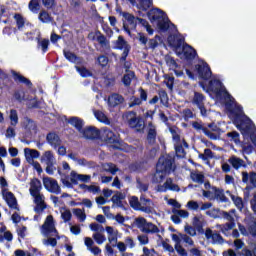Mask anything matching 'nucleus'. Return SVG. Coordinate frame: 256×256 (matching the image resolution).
<instances>
[{"label": "nucleus", "mask_w": 256, "mask_h": 256, "mask_svg": "<svg viewBox=\"0 0 256 256\" xmlns=\"http://www.w3.org/2000/svg\"><path fill=\"white\" fill-rule=\"evenodd\" d=\"M22 125L27 133H37V124L33 120L25 118Z\"/></svg>", "instance_id": "nucleus-29"}, {"label": "nucleus", "mask_w": 256, "mask_h": 256, "mask_svg": "<svg viewBox=\"0 0 256 256\" xmlns=\"http://www.w3.org/2000/svg\"><path fill=\"white\" fill-rule=\"evenodd\" d=\"M192 104H194L200 110L203 117L207 115V109L205 108V95L199 92H194Z\"/></svg>", "instance_id": "nucleus-13"}, {"label": "nucleus", "mask_w": 256, "mask_h": 256, "mask_svg": "<svg viewBox=\"0 0 256 256\" xmlns=\"http://www.w3.org/2000/svg\"><path fill=\"white\" fill-rule=\"evenodd\" d=\"M14 79L18 81L19 83H25V85H31V81H29L27 78L23 77L20 74L13 73Z\"/></svg>", "instance_id": "nucleus-55"}, {"label": "nucleus", "mask_w": 256, "mask_h": 256, "mask_svg": "<svg viewBox=\"0 0 256 256\" xmlns=\"http://www.w3.org/2000/svg\"><path fill=\"white\" fill-rule=\"evenodd\" d=\"M225 219L228 221L227 223V229H233L235 227V221L233 220V216L231 214H225Z\"/></svg>", "instance_id": "nucleus-58"}, {"label": "nucleus", "mask_w": 256, "mask_h": 256, "mask_svg": "<svg viewBox=\"0 0 256 256\" xmlns=\"http://www.w3.org/2000/svg\"><path fill=\"white\" fill-rule=\"evenodd\" d=\"M122 17L125 19L127 23H124V30L126 33H131V29H135L137 27V21L142 27L146 28V31L149 35H153V28H151V25H149V22L147 20H144L142 18H135L132 14H129L128 12H122Z\"/></svg>", "instance_id": "nucleus-5"}, {"label": "nucleus", "mask_w": 256, "mask_h": 256, "mask_svg": "<svg viewBox=\"0 0 256 256\" xmlns=\"http://www.w3.org/2000/svg\"><path fill=\"white\" fill-rule=\"evenodd\" d=\"M89 227L91 231H94L95 233H101V231H103V226L101 224L91 223Z\"/></svg>", "instance_id": "nucleus-61"}, {"label": "nucleus", "mask_w": 256, "mask_h": 256, "mask_svg": "<svg viewBox=\"0 0 256 256\" xmlns=\"http://www.w3.org/2000/svg\"><path fill=\"white\" fill-rule=\"evenodd\" d=\"M92 237L97 245H103L107 241V238L101 232H95Z\"/></svg>", "instance_id": "nucleus-44"}, {"label": "nucleus", "mask_w": 256, "mask_h": 256, "mask_svg": "<svg viewBox=\"0 0 256 256\" xmlns=\"http://www.w3.org/2000/svg\"><path fill=\"white\" fill-rule=\"evenodd\" d=\"M89 38L93 41H97L102 49H109V41L105 37V35L101 34V32H96L95 34H89Z\"/></svg>", "instance_id": "nucleus-22"}, {"label": "nucleus", "mask_w": 256, "mask_h": 256, "mask_svg": "<svg viewBox=\"0 0 256 256\" xmlns=\"http://www.w3.org/2000/svg\"><path fill=\"white\" fill-rule=\"evenodd\" d=\"M206 215H209V217H213V219H217L221 217V210H219V208H214V209L208 210L206 212Z\"/></svg>", "instance_id": "nucleus-51"}, {"label": "nucleus", "mask_w": 256, "mask_h": 256, "mask_svg": "<svg viewBox=\"0 0 256 256\" xmlns=\"http://www.w3.org/2000/svg\"><path fill=\"white\" fill-rule=\"evenodd\" d=\"M102 137L107 141V143H117V135L113 133V131L109 130V128H104Z\"/></svg>", "instance_id": "nucleus-32"}, {"label": "nucleus", "mask_w": 256, "mask_h": 256, "mask_svg": "<svg viewBox=\"0 0 256 256\" xmlns=\"http://www.w3.org/2000/svg\"><path fill=\"white\" fill-rule=\"evenodd\" d=\"M155 209V204L151 199L146 198L145 196L140 197V209L139 211H143V213H153Z\"/></svg>", "instance_id": "nucleus-16"}, {"label": "nucleus", "mask_w": 256, "mask_h": 256, "mask_svg": "<svg viewBox=\"0 0 256 256\" xmlns=\"http://www.w3.org/2000/svg\"><path fill=\"white\" fill-rule=\"evenodd\" d=\"M14 19L16 21L18 29H23L25 27V18L21 14H15Z\"/></svg>", "instance_id": "nucleus-50"}, {"label": "nucleus", "mask_w": 256, "mask_h": 256, "mask_svg": "<svg viewBox=\"0 0 256 256\" xmlns=\"http://www.w3.org/2000/svg\"><path fill=\"white\" fill-rule=\"evenodd\" d=\"M39 19L42 23H51V21H53V18L51 17V15H49L48 12L45 10H42L39 13Z\"/></svg>", "instance_id": "nucleus-46"}, {"label": "nucleus", "mask_w": 256, "mask_h": 256, "mask_svg": "<svg viewBox=\"0 0 256 256\" xmlns=\"http://www.w3.org/2000/svg\"><path fill=\"white\" fill-rule=\"evenodd\" d=\"M40 232L44 237H57V228L55 227V219L53 215H48L40 227Z\"/></svg>", "instance_id": "nucleus-8"}, {"label": "nucleus", "mask_w": 256, "mask_h": 256, "mask_svg": "<svg viewBox=\"0 0 256 256\" xmlns=\"http://www.w3.org/2000/svg\"><path fill=\"white\" fill-rule=\"evenodd\" d=\"M206 87L207 93H209L217 103H225V84H223L219 76H212Z\"/></svg>", "instance_id": "nucleus-3"}, {"label": "nucleus", "mask_w": 256, "mask_h": 256, "mask_svg": "<svg viewBox=\"0 0 256 256\" xmlns=\"http://www.w3.org/2000/svg\"><path fill=\"white\" fill-rule=\"evenodd\" d=\"M133 79H135V73L133 71H128L122 81H123V84L126 86V87H129V85H131V81H133Z\"/></svg>", "instance_id": "nucleus-43"}, {"label": "nucleus", "mask_w": 256, "mask_h": 256, "mask_svg": "<svg viewBox=\"0 0 256 256\" xmlns=\"http://www.w3.org/2000/svg\"><path fill=\"white\" fill-rule=\"evenodd\" d=\"M41 163H45V165H55V155L52 151H45L41 156Z\"/></svg>", "instance_id": "nucleus-28"}, {"label": "nucleus", "mask_w": 256, "mask_h": 256, "mask_svg": "<svg viewBox=\"0 0 256 256\" xmlns=\"http://www.w3.org/2000/svg\"><path fill=\"white\" fill-rule=\"evenodd\" d=\"M192 127L196 129V131H203V133L206 135V137H212L215 138V135H212L209 130H207V126H203V124L199 122H193Z\"/></svg>", "instance_id": "nucleus-38"}, {"label": "nucleus", "mask_w": 256, "mask_h": 256, "mask_svg": "<svg viewBox=\"0 0 256 256\" xmlns=\"http://www.w3.org/2000/svg\"><path fill=\"white\" fill-rule=\"evenodd\" d=\"M147 131L148 142L151 144L155 143V139H157V127L153 124V122L148 123Z\"/></svg>", "instance_id": "nucleus-27"}, {"label": "nucleus", "mask_w": 256, "mask_h": 256, "mask_svg": "<svg viewBox=\"0 0 256 256\" xmlns=\"http://www.w3.org/2000/svg\"><path fill=\"white\" fill-rule=\"evenodd\" d=\"M196 70L201 79H209L212 75L211 68L206 62H200L196 65Z\"/></svg>", "instance_id": "nucleus-15"}, {"label": "nucleus", "mask_w": 256, "mask_h": 256, "mask_svg": "<svg viewBox=\"0 0 256 256\" xmlns=\"http://www.w3.org/2000/svg\"><path fill=\"white\" fill-rule=\"evenodd\" d=\"M225 107L229 119L233 121L237 129L241 131L242 135H247L253 122H251L249 117L243 114L241 106L235 102V98H233V96H231L227 91H225Z\"/></svg>", "instance_id": "nucleus-1"}, {"label": "nucleus", "mask_w": 256, "mask_h": 256, "mask_svg": "<svg viewBox=\"0 0 256 256\" xmlns=\"http://www.w3.org/2000/svg\"><path fill=\"white\" fill-rule=\"evenodd\" d=\"M141 103H143V101L140 98L132 96L130 98L129 107H137V105H141Z\"/></svg>", "instance_id": "nucleus-59"}, {"label": "nucleus", "mask_w": 256, "mask_h": 256, "mask_svg": "<svg viewBox=\"0 0 256 256\" xmlns=\"http://www.w3.org/2000/svg\"><path fill=\"white\" fill-rule=\"evenodd\" d=\"M68 123H70V125H72V127H75V129H77V131H79V133H81L83 131V119H81L79 117H71L68 120Z\"/></svg>", "instance_id": "nucleus-34"}, {"label": "nucleus", "mask_w": 256, "mask_h": 256, "mask_svg": "<svg viewBox=\"0 0 256 256\" xmlns=\"http://www.w3.org/2000/svg\"><path fill=\"white\" fill-rule=\"evenodd\" d=\"M130 206L136 211H139V209H141V202H139V198L132 196L130 198Z\"/></svg>", "instance_id": "nucleus-49"}, {"label": "nucleus", "mask_w": 256, "mask_h": 256, "mask_svg": "<svg viewBox=\"0 0 256 256\" xmlns=\"http://www.w3.org/2000/svg\"><path fill=\"white\" fill-rule=\"evenodd\" d=\"M148 17L152 23H156L160 31H167V29H171V27H175V25L169 22V18L165 16V12H163L159 8H154L150 10L148 12Z\"/></svg>", "instance_id": "nucleus-4"}, {"label": "nucleus", "mask_w": 256, "mask_h": 256, "mask_svg": "<svg viewBox=\"0 0 256 256\" xmlns=\"http://www.w3.org/2000/svg\"><path fill=\"white\" fill-rule=\"evenodd\" d=\"M34 203L35 213L41 214L45 209H47V203H45V195L43 193L32 194L31 195Z\"/></svg>", "instance_id": "nucleus-12"}, {"label": "nucleus", "mask_w": 256, "mask_h": 256, "mask_svg": "<svg viewBox=\"0 0 256 256\" xmlns=\"http://www.w3.org/2000/svg\"><path fill=\"white\" fill-rule=\"evenodd\" d=\"M170 133L172 135L177 157H185V148L188 147L187 142H185V139L181 138L177 129L170 128Z\"/></svg>", "instance_id": "nucleus-7"}, {"label": "nucleus", "mask_w": 256, "mask_h": 256, "mask_svg": "<svg viewBox=\"0 0 256 256\" xmlns=\"http://www.w3.org/2000/svg\"><path fill=\"white\" fill-rule=\"evenodd\" d=\"M134 225L135 227L140 229L142 233H147V234L159 233V227H157V225L151 222H147V220L143 217L136 218L134 220Z\"/></svg>", "instance_id": "nucleus-9"}, {"label": "nucleus", "mask_w": 256, "mask_h": 256, "mask_svg": "<svg viewBox=\"0 0 256 256\" xmlns=\"http://www.w3.org/2000/svg\"><path fill=\"white\" fill-rule=\"evenodd\" d=\"M227 195H229L234 203V205L237 207V209H243V199L239 196H235L231 194V192L226 191Z\"/></svg>", "instance_id": "nucleus-41"}, {"label": "nucleus", "mask_w": 256, "mask_h": 256, "mask_svg": "<svg viewBox=\"0 0 256 256\" xmlns=\"http://www.w3.org/2000/svg\"><path fill=\"white\" fill-rule=\"evenodd\" d=\"M172 213L182 217V219H187V217H189V212L187 210H179L177 208H173Z\"/></svg>", "instance_id": "nucleus-54"}, {"label": "nucleus", "mask_w": 256, "mask_h": 256, "mask_svg": "<svg viewBox=\"0 0 256 256\" xmlns=\"http://www.w3.org/2000/svg\"><path fill=\"white\" fill-rule=\"evenodd\" d=\"M227 137H229L230 141H233V143H239V133L230 132L227 134Z\"/></svg>", "instance_id": "nucleus-64"}, {"label": "nucleus", "mask_w": 256, "mask_h": 256, "mask_svg": "<svg viewBox=\"0 0 256 256\" xmlns=\"http://www.w3.org/2000/svg\"><path fill=\"white\" fill-rule=\"evenodd\" d=\"M131 5L136 6L139 11H147L153 6V0H126Z\"/></svg>", "instance_id": "nucleus-19"}, {"label": "nucleus", "mask_w": 256, "mask_h": 256, "mask_svg": "<svg viewBox=\"0 0 256 256\" xmlns=\"http://www.w3.org/2000/svg\"><path fill=\"white\" fill-rule=\"evenodd\" d=\"M42 189H43V185L41 184V180L37 178H33L30 181V188H29L30 195H37L38 193H41Z\"/></svg>", "instance_id": "nucleus-24"}, {"label": "nucleus", "mask_w": 256, "mask_h": 256, "mask_svg": "<svg viewBox=\"0 0 256 256\" xmlns=\"http://www.w3.org/2000/svg\"><path fill=\"white\" fill-rule=\"evenodd\" d=\"M42 183L44 185V189H46L48 193H54L55 195H59V193H61V186H59V182H57L55 178L44 177L42 179Z\"/></svg>", "instance_id": "nucleus-11"}, {"label": "nucleus", "mask_w": 256, "mask_h": 256, "mask_svg": "<svg viewBox=\"0 0 256 256\" xmlns=\"http://www.w3.org/2000/svg\"><path fill=\"white\" fill-rule=\"evenodd\" d=\"M94 116L100 123H104V125H111V121H109V118L105 113L99 110H93Z\"/></svg>", "instance_id": "nucleus-35"}, {"label": "nucleus", "mask_w": 256, "mask_h": 256, "mask_svg": "<svg viewBox=\"0 0 256 256\" xmlns=\"http://www.w3.org/2000/svg\"><path fill=\"white\" fill-rule=\"evenodd\" d=\"M156 191L163 193L165 191H179V185L173 183L171 178L166 179L164 184L158 185Z\"/></svg>", "instance_id": "nucleus-18"}, {"label": "nucleus", "mask_w": 256, "mask_h": 256, "mask_svg": "<svg viewBox=\"0 0 256 256\" xmlns=\"http://www.w3.org/2000/svg\"><path fill=\"white\" fill-rule=\"evenodd\" d=\"M60 213H61V219H63L64 223H68V221H71V217H73L71 210L67 208H61Z\"/></svg>", "instance_id": "nucleus-42"}, {"label": "nucleus", "mask_w": 256, "mask_h": 256, "mask_svg": "<svg viewBox=\"0 0 256 256\" xmlns=\"http://www.w3.org/2000/svg\"><path fill=\"white\" fill-rule=\"evenodd\" d=\"M205 237L211 243H216L218 245H222V243H223V237H221V234L215 233L211 229L206 230Z\"/></svg>", "instance_id": "nucleus-23"}, {"label": "nucleus", "mask_w": 256, "mask_h": 256, "mask_svg": "<svg viewBox=\"0 0 256 256\" xmlns=\"http://www.w3.org/2000/svg\"><path fill=\"white\" fill-rule=\"evenodd\" d=\"M168 42L173 47L176 55L180 57V59H195L196 52L193 47L187 44L183 45L181 40H178L177 42L173 41V36L168 38Z\"/></svg>", "instance_id": "nucleus-6"}, {"label": "nucleus", "mask_w": 256, "mask_h": 256, "mask_svg": "<svg viewBox=\"0 0 256 256\" xmlns=\"http://www.w3.org/2000/svg\"><path fill=\"white\" fill-rule=\"evenodd\" d=\"M206 129H207V131H209V133L214 135V138L209 137L210 139H217L219 137V135H221V129H219V127H217V125H215V124H209L206 127Z\"/></svg>", "instance_id": "nucleus-39"}, {"label": "nucleus", "mask_w": 256, "mask_h": 256, "mask_svg": "<svg viewBox=\"0 0 256 256\" xmlns=\"http://www.w3.org/2000/svg\"><path fill=\"white\" fill-rule=\"evenodd\" d=\"M173 169V157L169 154L161 156L156 165V172L153 176L154 183H161L165 179L167 173H171Z\"/></svg>", "instance_id": "nucleus-2"}, {"label": "nucleus", "mask_w": 256, "mask_h": 256, "mask_svg": "<svg viewBox=\"0 0 256 256\" xmlns=\"http://www.w3.org/2000/svg\"><path fill=\"white\" fill-rule=\"evenodd\" d=\"M29 9L32 11V13H37L39 9H41V4H39V0H31L29 2Z\"/></svg>", "instance_id": "nucleus-48"}, {"label": "nucleus", "mask_w": 256, "mask_h": 256, "mask_svg": "<svg viewBox=\"0 0 256 256\" xmlns=\"http://www.w3.org/2000/svg\"><path fill=\"white\" fill-rule=\"evenodd\" d=\"M175 251L178 253L180 256H187V250L183 248V246L180 245H174Z\"/></svg>", "instance_id": "nucleus-63"}, {"label": "nucleus", "mask_w": 256, "mask_h": 256, "mask_svg": "<svg viewBox=\"0 0 256 256\" xmlns=\"http://www.w3.org/2000/svg\"><path fill=\"white\" fill-rule=\"evenodd\" d=\"M8 118L10 120L11 127H17L19 124V113L15 109H11Z\"/></svg>", "instance_id": "nucleus-36"}, {"label": "nucleus", "mask_w": 256, "mask_h": 256, "mask_svg": "<svg viewBox=\"0 0 256 256\" xmlns=\"http://www.w3.org/2000/svg\"><path fill=\"white\" fill-rule=\"evenodd\" d=\"M47 143L53 147V149H57L61 145V138L55 132H51L46 137Z\"/></svg>", "instance_id": "nucleus-26"}, {"label": "nucleus", "mask_w": 256, "mask_h": 256, "mask_svg": "<svg viewBox=\"0 0 256 256\" xmlns=\"http://www.w3.org/2000/svg\"><path fill=\"white\" fill-rule=\"evenodd\" d=\"M73 213L81 223H83L87 219V215L85 214L84 210H81L79 208H74Z\"/></svg>", "instance_id": "nucleus-45"}, {"label": "nucleus", "mask_w": 256, "mask_h": 256, "mask_svg": "<svg viewBox=\"0 0 256 256\" xmlns=\"http://www.w3.org/2000/svg\"><path fill=\"white\" fill-rule=\"evenodd\" d=\"M24 155L27 163H33L35 159H39V157H41V153H39V151L31 148H25Z\"/></svg>", "instance_id": "nucleus-25"}, {"label": "nucleus", "mask_w": 256, "mask_h": 256, "mask_svg": "<svg viewBox=\"0 0 256 256\" xmlns=\"http://www.w3.org/2000/svg\"><path fill=\"white\" fill-rule=\"evenodd\" d=\"M166 63L169 68L177 69V62H175V59H173L171 56H166Z\"/></svg>", "instance_id": "nucleus-60"}, {"label": "nucleus", "mask_w": 256, "mask_h": 256, "mask_svg": "<svg viewBox=\"0 0 256 256\" xmlns=\"http://www.w3.org/2000/svg\"><path fill=\"white\" fill-rule=\"evenodd\" d=\"M126 119L128 121V125L135 129L136 131H143L145 129V122L141 118L137 117L135 112H128L126 114Z\"/></svg>", "instance_id": "nucleus-10"}, {"label": "nucleus", "mask_w": 256, "mask_h": 256, "mask_svg": "<svg viewBox=\"0 0 256 256\" xmlns=\"http://www.w3.org/2000/svg\"><path fill=\"white\" fill-rule=\"evenodd\" d=\"M124 199H125V194L121 192H116L115 195L112 196L111 201L114 207H123Z\"/></svg>", "instance_id": "nucleus-33"}, {"label": "nucleus", "mask_w": 256, "mask_h": 256, "mask_svg": "<svg viewBox=\"0 0 256 256\" xmlns=\"http://www.w3.org/2000/svg\"><path fill=\"white\" fill-rule=\"evenodd\" d=\"M242 181L243 183H247L252 185V187H256V173L255 172H243L242 173Z\"/></svg>", "instance_id": "nucleus-30"}, {"label": "nucleus", "mask_w": 256, "mask_h": 256, "mask_svg": "<svg viewBox=\"0 0 256 256\" xmlns=\"http://www.w3.org/2000/svg\"><path fill=\"white\" fill-rule=\"evenodd\" d=\"M80 133L85 139H99V135L101 134L99 129L93 126L86 127Z\"/></svg>", "instance_id": "nucleus-21"}, {"label": "nucleus", "mask_w": 256, "mask_h": 256, "mask_svg": "<svg viewBox=\"0 0 256 256\" xmlns=\"http://www.w3.org/2000/svg\"><path fill=\"white\" fill-rule=\"evenodd\" d=\"M137 239L140 245H148L149 244V236L147 234H140L137 236Z\"/></svg>", "instance_id": "nucleus-57"}, {"label": "nucleus", "mask_w": 256, "mask_h": 256, "mask_svg": "<svg viewBox=\"0 0 256 256\" xmlns=\"http://www.w3.org/2000/svg\"><path fill=\"white\" fill-rule=\"evenodd\" d=\"M230 163L232 164V167H234V169H239L241 167H243L244 162L242 159L237 158V157H232L230 158Z\"/></svg>", "instance_id": "nucleus-47"}, {"label": "nucleus", "mask_w": 256, "mask_h": 256, "mask_svg": "<svg viewBox=\"0 0 256 256\" xmlns=\"http://www.w3.org/2000/svg\"><path fill=\"white\" fill-rule=\"evenodd\" d=\"M106 233L108 236V242L112 247H117V241L119 237V230L111 227V226H106Z\"/></svg>", "instance_id": "nucleus-20"}, {"label": "nucleus", "mask_w": 256, "mask_h": 256, "mask_svg": "<svg viewBox=\"0 0 256 256\" xmlns=\"http://www.w3.org/2000/svg\"><path fill=\"white\" fill-rule=\"evenodd\" d=\"M186 207L191 209V211H198L200 209V203L194 200L188 201Z\"/></svg>", "instance_id": "nucleus-53"}, {"label": "nucleus", "mask_w": 256, "mask_h": 256, "mask_svg": "<svg viewBox=\"0 0 256 256\" xmlns=\"http://www.w3.org/2000/svg\"><path fill=\"white\" fill-rule=\"evenodd\" d=\"M124 101L125 98H123V96L119 94H112L108 98V105H110V107H117V105H121V103H123Z\"/></svg>", "instance_id": "nucleus-31"}, {"label": "nucleus", "mask_w": 256, "mask_h": 256, "mask_svg": "<svg viewBox=\"0 0 256 256\" xmlns=\"http://www.w3.org/2000/svg\"><path fill=\"white\" fill-rule=\"evenodd\" d=\"M102 170L106 173H111V175H115L117 171H119V168H117V165L109 162V163H103L101 165Z\"/></svg>", "instance_id": "nucleus-37"}, {"label": "nucleus", "mask_w": 256, "mask_h": 256, "mask_svg": "<svg viewBox=\"0 0 256 256\" xmlns=\"http://www.w3.org/2000/svg\"><path fill=\"white\" fill-rule=\"evenodd\" d=\"M115 49H121L123 51L121 56V61H125L127 59V55H129V44H127V41L123 38V36H119L118 39L114 42Z\"/></svg>", "instance_id": "nucleus-14"}, {"label": "nucleus", "mask_w": 256, "mask_h": 256, "mask_svg": "<svg viewBox=\"0 0 256 256\" xmlns=\"http://www.w3.org/2000/svg\"><path fill=\"white\" fill-rule=\"evenodd\" d=\"M76 71H78V73L81 75V77H91V71H89L85 67L76 66Z\"/></svg>", "instance_id": "nucleus-52"}, {"label": "nucleus", "mask_w": 256, "mask_h": 256, "mask_svg": "<svg viewBox=\"0 0 256 256\" xmlns=\"http://www.w3.org/2000/svg\"><path fill=\"white\" fill-rule=\"evenodd\" d=\"M190 179H192V181H194V183H203L205 176L203 175V173H201L199 171H192L190 173Z\"/></svg>", "instance_id": "nucleus-40"}, {"label": "nucleus", "mask_w": 256, "mask_h": 256, "mask_svg": "<svg viewBox=\"0 0 256 256\" xmlns=\"http://www.w3.org/2000/svg\"><path fill=\"white\" fill-rule=\"evenodd\" d=\"M2 197L10 209H17V198H15V194H13V192H9L7 189H3Z\"/></svg>", "instance_id": "nucleus-17"}, {"label": "nucleus", "mask_w": 256, "mask_h": 256, "mask_svg": "<svg viewBox=\"0 0 256 256\" xmlns=\"http://www.w3.org/2000/svg\"><path fill=\"white\" fill-rule=\"evenodd\" d=\"M184 231H185V233L190 235V237H195V235H197V230H195V228H193L192 226H189V225H186L184 227Z\"/></svg>", "instance_id": "nucleus-62"}, {"label": "nucleus", "mask_w": 256, "mask_h": 256, "mask_svg": "<svg viewBox=\"0 0 256 256\" xmlns=\"http://www.w3.org/2000/svg\"><path fill=\"white\" fill-rule=\"evenodd\" d=\"M43 245L55 247L57 245V239L53 238V236H49L47 239L43 240Z\"/></svg>", "instance_id": "nucleus-56"}]
</instances>
